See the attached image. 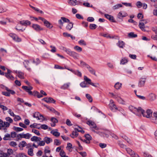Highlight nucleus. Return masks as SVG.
I'll return each mask as SVG.
<instances>
[{"label": "nucleus", "instance_id": "f257e3e1", "mask_svg": "<svg viewBox=\"0 0 157 157\" xmlns=\"http://www.w3.org/2000/svg\"><path fill=\"white\" fill-rule=\"evenodd\" d=\"M129 109L130 111L138 117L141 116V113H143L144 110L140 107L136 108L132 106L129 107Z\"/></svg>", "mask_w": 157, "mask_h": 157}, {"label": "nucleus", "instance_id": "f03ea898", "mask_svg": "<svg viewBox=\"0 0 157 157\" xmlns=\"http://www.w3.org/2000/svg\"><path fill=\"white\" fill-rule=\"evenodd\" d=\"M10 137H37V136H33L29 133H27L24 134L23 133L17 134L15 132H12L11 133Z\"/></svg>", "mask_w": 157, "mask_h": 157}, {"label": "nucleus", "instance_id": "7ed1b4c3", "mask_svg": "<svg viewBox=\"0 0 157 157\" xmlns=\"http://www.w3.org/2000/svg\"><path fill=\"white\" fill-rule=\"evenodd\" d=\"M153 112L152 110L150 109H147L146 113L144 110V112L143 113H141L144 117H145L147 118H150L152 116Z\"/></svg>", "mask_w": 157, "mask_h": 157}, {"label": "nucleus", "instance_id": "20e7f679", "mask_svg": "<svg viewBox=\"0 0 157 157\" xmlns=\"http://www.w3.org/2000/svg\"><path fill=\"white\" fill-rule=\"evenodd\" d=\"M31 140L34 141L38 144V145L44 146L45 145V141H40L41 138H31Z\"/></svg>", "mask_w": 157, "mask_h": 157}, {"label": "nucleus", "instance_id": "39448f33", "mask_svg": "<svg viewBox=\"0 0 157 157\" xmlns=\"http://www.w3.org/2000/svg\"><path fill=\"white\" fill-rule=\"evenodd\" d=\"M22 88L25 91L28 92L29 95H32L33 94V92L31 91L33 89V87L32 86H23Z\"/></svg>", "mask_w": 157, "mask_h": 157}, {"label": "nucleus", "instance_id": "423d86ee", "mask_svg": "<svg viewBox=\"0 0 157 157\" xmlns=\"http://www.w3.org/2000/svg\"><path fill=\"white\" fill-rule=\"evenodd\" d=\"M9 36L12 38L14 41L17 42H20L21 41V39L15 34L11 33L9 34Z\"/></svg>", "mask_w": 157, "mask_h": 157}, {"label": "nucleus", "instance_id": "0eeeda50", "mask_svg": "<svg viewBox=\"0 0 157 157\" xmlns=\"http://www.w3.org/2000/svg\"><path fill=\"white\" fill-rule=\"evenodd\" d=\"M146 80V78H141L139 79L138 86L140 87H141L144 86Z\"/></svg>", "mask_w": 157, "mask_h": 157}, {"label": "nucleus", "instance_id": "6e6552de", "mask_svg": "<svg viewBox=\"0 0 157 157\" xmlns=\"http://www.w3.org/2000/svg\"><path fill=\"white\" fill-rule=\"evenodd\" d=\"M131 155V157H139L138 154H136L130 148H128L126 150Z\"/></svg>", "mask_w": 157, "mask_h": 157}, {"label": "nucleus", "instance_id": "1a4fd4ad", "mask_svg": "<svg viewBox=\"0 0 157 157\" xmlns=\"http://www.w3.org/2000/svg\"><path fill=\"white\" fill-rule=\"evenodd\" d=\"M32 28L36 31L39 32L43 30V29L38 24H33L32 25Z\"/></svg>", "mask_w": 157, "mask_h": 157}, {"label": "nucleus", "instance_id": "9d476101", "mask_svg": "<svg viewBox=\"0 0 157 157\" xmlns=\"http://www.w3.org/2000/svg\"><path fill=\"white\" fill-rule=\"evenodd\" d=\"M44 101L47 103H55L56 101L54 100L51 97L45 98L43 99Z\"/></svg>", "mask_w": 157, "mask_h": 157}, {"label": "nucleus", "instance_id": "9b49d317", "mask_svg": "<svg viewBox=\"0 0 157 157\" xmlns=\"http://www.w3.org/2000/svg\"><path fill=\"white\" fill-rule=\"evenodd\" d=\"M86 124L93 128H95V129H98V128L96 127V124L93 121H88L86 122Z\"/></svg>", "mask_w": 157, "mask_h": 157}, {"label": "nucleus", "instance_id": "f8f14e48", "mask_svg": "<svg viewBox=\"0 0 157 157\" xmlns=\"http://www.w3.org/2000/svg\"><path fill=\"white\" fill-rule=\"evenodd\" d=\"M153 115L154 117H152L151 119V121L152 122L157 124V112H154L153 113Z\"/></svg>", "mask_w": 157, "mask_h": 157}, {"label": "nucleus", "instance_id": "ddd939ff", "mask_svg": "<svg viewBox=\"0 0 157 157\" xmlns=\"http://www.w3.org/2000/svg\"><path fill=\"white\" fill-rule=\"evenodd\" d=\"M143 21L144 22H142L141 21V22H140L139 25V26L140 28L143 31H145V29L144 24H146V22L144 20H143Z\"/></svg>", "mask_w": 157, "mask_h": 157}, {"label": "nucleus", "instance_id": "4468645a", "mask_svg": "<svg viewBox=\"0 0 157 157\" xmlns=\"http://www.w3.org/2000/svg\"><path fill=\"white\" fill-rule=\"evenodd\" d=\"M67 54L73 57L74 58H77L78 57V55L77 53L71 51L70 50L69 52H68Z\"/></svg>", "mask_w": 157, "mask_h": 157}, {"label": "nucleus", "instance_id": "2eb2a0df", "mask_svg": "<svg viewBox=\"0 0 157 157\" xmlns=\"http://www.w3.org/2000/svg\"><path fill=\"white\" fill-rule=\"evenodd\" d=\"M23 64L25 67L29 71L30 70L31 68L29 67H30L31 66L30 65V63L29 61L27 60H25L23 62Z\"/></svg>", "mask_w": 157, "mask_h": 157}, {"label": "nucleus", "instance_id": "dca6fc26", "mask_svg": "<svg viewBox=\"0 0 157 157\" xmlns=\"http://www.w3.org/2000/svg\"><path fill=\"white\" fill-rule=\"evenodd\" d=\"M105 16L106 18L108 19L110 21L113 22H116V21L114 19L113 17L111 15H109L108 14H105Z\"/></svg>", "mask_w": 157, "mask_h": 157}, {"label": "nucleus", "instance_id": "f3484780", "mask_svg": "<svg viewBox=\"0 0 157 157\" xmlns=\"http://www.w3.org/2000/svg\"><path fill=\"white\" fill-rule=\"evenodd\" d=\"M78 129L77 128H75L74 130L72 132L71 134L70 135V136L72 137L73 136L77 137L78 135Z\"/></svg>", "mask_w": 157, "mask_h": 157}, {"label": "nucleus", "instance_id": "a211bd4d", "mask_svg": "<svg viewBox=\"0 0 157 157\" xmlns=\"http://www.w3.org/2000/svg\"><path fill=\"white\" fill-rule=\"evenodd\" d=\"M51 121L52 122L51 123V126L52 127H54L56 125V124L58 122V120L56 118L52 117L51 119Z\"/></svg>", "mask_w": 157, "mask_h": 157}, {"label": "nucleus", "instance_id": "6ab92c4d", "mask_svg": "<svg viewBox=\"0 0 157 157\" xmlns=\"http://www.w3.org/2000/svg\"><path fill=\"white\" fill-rule=\"evenodd\" d=\"M20 22L22 25L24 26L29 25L31 24V22L28 20H22L20 21Z\"/></svg>", "mask_w": 157, "mask_h": 157}, {"label": "nucleus", "instance_id": "aec40b11", "mask_svg": "<svg viewBox=\"0 0 157 157\" xmlns=\"http://www.w3.org/2000/svg\"><path fill=\"white\" fill-rule=\"evenodd\" d=\"M57 131L58 130L57 129L53 130L51 131L50 132L54 136L58 137L60 136V133L59 132H58Z\"/></svg>", "mask_w": 157, "mask_h": 157}, {"label": "nucleus", "instance_id": "412c9836", "mask_svg": "<svg viewBox=\"0 0 157 157\" xmlns=\"http://www.w3.org/2000/svg\"><path fill=\"white\" fill-rule=\"evenodd\" d=\"M86 68L88 69L90 73H91V74L94 75H96L95 70L92 67H90L89 65L88 66H87Z\"/></svg>", "mask_w": 157, "mask_h": 157}, {"label": "nucleus", "instance_id": "4be33fe9", "mask_svg": "<svg viewBox=\"0 0 157 157\" xmlns=\"http://www.w3.org/2000/svg\"><path fill=\"white\" fill-rule=\"evenodd\" d=\"M80 140L86 144H89L92 138H80Z\"/></svg>", "mask_w": 157, "mask_h": 157}, {"label": "nucleus", "instance_id": "5701e85b", "mask_svg": "<svg viewBox=\"0 0 157 157\" xmlns=\"http://www.w3.org/2000/svg\"><path fill=\"white\" fill-rule=\"evenodd\" d=\"M45 25L49 29H51L53 27L52 25L48 21L46 20L44 22Z\"/></svg>", "mask_w": 157, "mask_h": 157}, {"label": "nucleus", "instance_id": "b1692460", "mask_svg": "<svg viewBox=\"0 0 157 157\" xmlns=\"http://www.w3.org/2000/svg\"><path fill=\"white\" fill-rule=\"evenodd\" d=\"M73 24L72 22H70L66 26V29L69 31L71 30L73 27Z\"/></svg>", "mask_w": 157, "mask_h": 157}, {"label": "nucleus", "instance_id": "393cba45", "mask_svg": "<svg viewBox=\"0 0 157 157\" xmlns=\"http://www.w3.org/2000/svg\"><path fill=\"white\" fill-rule=\"evenodd\" d=\"M117 45L120 48H123L124 47V43L123 41L119 40L117 43Z\"/></svg>", "mask_w": 157, "mask_h": 157}, {"label": "nucleus", "instance_id": "a878e982", "mask_svg": "<svg viewBox=\"0 0 157 157\" xmlns=\"http://www.w3.org/2000/svg\"><path fill=\"white\" fill-rule=\"evenodd\" d=\"M70 84V82L64 84L63 85L60 87V88L61 89L63 90H65L67 89L69 86Z\"/></svg>", "mask_w": 157, "mask_h": 157}, {"label": "nucleus", "instance_id": "bb28decb", "mask_svg": "<svg viewBox=\"0 0 157 157\" xmlns=\"http://www.w3.org/2000/svg\"><path fill=\"white\" fill-rule=\"evenodd\" d=\"M39 125H40V124H36V123H34L32 124H31L30 125V127L31 128H36L39 129H40V127H39L38 126Z\"/></svg>", "mask_w": 157, "mask_h": 157}, {"label": "nucleus", "instance_id": "cd10ccee", "mask_svg": "<svg viewBox=\"0 0 157 157\" xmlns=\"http://www.w3.org/2000/svg\"><path fill=\"white\" fill-rule=\"evenodd\" d=\"M137 35L136 34H134V33L132 32L128 34V36L130 38H133L136 37Z\"/></svg>", "mask_w": 157, "mask_h": 157}, {"label": "nucleus", "instance_id": "c85d7f7f", "mask_svg": "<svg viewBox=\"0 0 157 157\" xmlns=\"http://www.w3.org/2000/svg\"><path fill=\"white\" fill-rule=\"evenodd\" d=\"M5 76L7 78L10 80H13L14 79V77L11 74H5Z\"/></svg>", "mask_w": 157, "mask_h": 157}, {"label": "nucleus", "instance_id": "c756f323", "mask_svg": "<svg viewBox=\"0 0 157 157\" xmlns=\"http://www.w3.org/2000/svg\"><path fill=\"white\" fill-rule=\"evenodd\" d=\"M121 83L117 82L115 85L114 87L116 89L118 90L121 87Z\"/></svg>", "mask_w": 157, "mask_h": 157}, {"label": "nucleus", "instance_id": "7c9ffc66", "mask_svg": "<svg viewBox=\"0 0 157 157\" xmlns=\"http://www.w3.org/2000/svg\"><path fill=\"white\" fill-rule=\"evenodd\" d=\"M123 6L122 5L120 4H117L113 6L112 8L113 10H115L119 9V8Z\"/></svg>", "mask_w": 157, "mask_h": 157}, {"label": "nucleus", "instance_id": "2f4dec72", "mask_svg": "<svg viewBox=\"0 0 157 157\" xmlns=\"http://www.w3.org/2000/svg\"><path fill=\"white\" fill-rule=\"evenodd\" d=\"M28 154L30 156H33L34 154L33 153V149L32 148H29L28 149Z\"/></svg>", "mask_w": 157, "mask_h": 157}, {"label": "nucleus", "instance_id": "473e14b6", "mask_svg": "<svg viewBox=\"0 0 157 157\" xmlns=\"http://www.w3.org/2000/svg\"><path fill=\"white\" fill-rule=\"evenodd\" d=\"M69 2L71 5L75 6L77 4V1L76 0H70Z\"/></svg>", "mask_w": 157, "mask_h": 157}, {"label": "nucleus", "instance_id": "72a5a7b5", "mask_svg": "<svg viewBox=\"0 0 157 157\" xmlns=\"http://www.w3.org/2000/svg\"><path fill=\"white\" fill-rule=\"evenodd\" d=\"M86 96L90 102H92L93 99L92 98L90 94H86Z\"/></svg>", "mask_w": 157, "mask_h": 157}, {"label": "nucleus", "instance_id": "f704fd0d", "mask_svg": "<svg viewBox=\"0 0 157 157\" xmlns=\"http://www.w3.org/2000/svg\"><path fill=\"white\" fill-rule=\"evenodd\" d=\"M26 145V143L25 141H22L19 144V147H25Z\"/></svg>", "mask_w": 157, "mask_h": 157}, {"label": "nucleus", "instance_id": "c9c22d12", "mask_svg": "<svg viewBox=\"0 0 157 157\" xmlns=\"http://www.w3.org/2000/svg\"><path fill=\"white\" fill-rule=\"evenodd\" d=\"M13 129L17 132L21 131L23 130V129L22 128L15 126H14L13 127Z\"/></svg>", "mask_w": 157, "mask_h": 157}, {"label": "nucleus", "instance_id": "e433bc0d", "mask_svg": "<svg viewBox=\"0 0 157 157\" xmlns=\"http://www.w3.org/2000/svg\"><path fill=\"white\" fill-rule=\"evenodd\" d=\"M78 43L80 45L85 46L86 45V44L85 41L83 40H80L78 41Z\"/></svg>", "mask_w": 157, "mask_h": 157}, {"label": "nucleus", "instance_id": "4c0bfd02", "mask_svg": "<svg viewBox=\"0 0 157 157\" xmlns=\"http://www.w3.org/2000/svg\"><path fill=\"white\" fill-rule=\"evenodd\" d=\"M17 76L19 78H24V73L21 71H18Z\"/></svg>", "mask_w": 157, "mask_h": 157}, {"label": "nucleus", "instance_id": "58836bf2", "mask_svg": "<svg viewBox=\"0 0 157 157\" xmlns=\"http://www.w3.org/2000/svg\"><path fill=\"white\" fill-rule=\"evenodd\" d=\"M116 99H117V101L118 102L120 103L121 104H125V102L124 101L122 100L121 98H117H117H116Z\"/></svg>", "mask_w": 157, "mask_h": 157}, {"label": "nucleus", "instance_id": "ea45409f", "mask_svg": "<svg viewBox=\"0 0 157 157\" xmlns=\"http://www.w3.org/2000/svg\"><path fill=\"white\" fill-rule=\"evenodd\" d=\"M110 106L111 107L110 109L111 110H113V109H118V108L113 103H111L109 104Z\"/></svg>", "mask_w": 157, "mask_h": 157}, {"label": "nucleus", "instance_id": "a19ab883", "mask_svg": "<svg viewBox=\"0 0 157 157\" xmlns=\"http://www.w3.org/2000/svg\"><path fill=\"white\" fill-rule=\"evenodd\" d=\"M149 97L150 98V100L151 101L154 100L156 98L155 95L154 94L152 93H151L150 94Z\"/></svg>", "mask_w": 157, "mask_h": 157}, {"label": "nucleus", "instance_id": "79ce46f5", "mask_svg": "<svg viewBox=\"0 0 157 157\" xmlns=\"http://www.w3.org/2000/svg\"><path fill=\"white\" fill-rule=\"evenodd\" d=\"M104 136L106 137H115L117 136L114 134L111 133L109 134V135L107 134H105V136Z\"/></svg>", "mask_w": 157, "mask_h": 157}, {"label": "nucleus", "instance_id": "37998d69", "mask_svg": "<svg viewBox=\"0 0 157 157\" xmlns=\"http://www.w3.org/2000/svg\"><path fill=\"white\" fill-rule=\"evenodd\" d=\"M97 27V26L96 25L94 24H90L89 25V28L91 29H94Z\"/></svg>", "mask_w": 157, "mask_h": 157}, {"label": "nucleus", "instance_id": "c03bdc74", "mask_svg": "<svg viewBox=\"0 0 157 157\" xmlns=\"http://www.w3.org/2000/svg\"><path fill=\"white\" fill-rule=\"evenodd\" d=\"M40 115V114L39 113L36 112L33 114V117L34 118H36L38 119Z\"/></svg>", "mask_w": 157, "mask_h": 157}, {"label": "nucleus", "instance_id": "a18cd8bd", "mask_svg": "<svg viewBox=\"0 0 157 157\" xmlns=\"http://www.w3.org/2000/svg\"><path fill=\"white\" fill-rule=\"evenodd\" d=\"M86 84L87 83L85 81H84L81 82L80 85L81 87L82 88H84L88 87L86 86Z\"/></svg>", "mask_w": 157, "mask_h": 157}, {"label": "nucleus", "instance_id": "49530a36", "mask_svg": "<svg viewBox=\"0 0 157 157\" xmlns=\"http://www.w3.org/2000/svg\"><path fill=\"white\" fill-rule=\"evenodd\" d=\"M72 148V144L69 143H67V149L69 151H71V149Z\"/></svg>", "mask_w": 157, "mask_h": 157}, {"label": "nucleus", "instance_id": "de8ad7c7", "mask_svg": "<svg viewBox=\"0 0 157 157\" xmlns=\"http://www.w3.org/2000/svg\"><path fill=\"white\" fill-rule=\"evenodd\" d=\"M84 79L85 80V81L87 82L89 84L91 82V79L88 78L86 76H84Z\"/></svg>", "mask_w": 157, "mask_h": 157}, {"label": "nucleus", "instance_id": "09e8293b", "mask_svg": "<svg viewBox=\"0 0 157 157\" xmlns=\"http://www.w3.org/2000/svg\"><path fill=\"white\" fill-rule=\"evenodd\" d=\"M128 60L125 58H124L121 60V61L120 64H124L127 63Z\"/></svg>", "mask_w": 157, "mask_h": 157}, {"label": "nucleus", "instance_id": "8fccbe9b", "mask_svg": "<svg viewBox=\"0 0 157 157\" xmlns=\"http://www.w3.org/2000/svg\"><path fill=\"white\" fill-rule=\"evenodd\" d=\"M61 19L64 22L69 23L70 22L69 20L64 17H61Z\"/></svg>", "mask_w": 157, "mask_h": 157}, {"label": "nucleus", "instance_id": "3c124183", "mask_svg": "<svg viewBox=\"0 0 157 157\" xmlns=\"http://www.w3.org/2000/svg\"><path fill=\"white\" fill-rule=\"evenodd\" d=\"M41 126H40V129L41 128L44 130L47 129L48 128V126L46 124H40Z\"/></svg>", "mask_w": 157, "mask_h": 157}, {"label": "nucleus", "instance_id": "603ef678", "mask_svg": "<svg viewBox=\"0 0 157 157\" xmlns=\"http://www.w3.org/2000/svg\"><path fill=\"white\" fill-rule=\"evenodd\" d=\"M74 48L76 50L78 51V52H81L82 50V48L81 47H79L78 46H75L74 47Z\"/></svg>", "mask_w": 157, "mask_h": 157}, {"label": "nucleus", "instance_id": "864d4df0", "mask_svg": "<svg viewBox=\"0 0 157 157\" xmlns=\"http://www.w3.org/2000/svg\"><path fill=\"white\" fill-rule=\"evenodd\" d=\"M45 138L46 139V138ZM44 141L47 144H49L52 141L51 138H46V139H45Z\"/></svg>", "mask_w": 157, "mask_h": 157}, {"label": "nucleus", "instance_id": "5fc2aeb1", "mask_svg": "<svg viewBox=\"0 0 157 157\" xmlns=\"http://www.w3.org/2000/svg\"><path fill=\"white\" fill-rule=\"evenodd\" d=\"M78 153L82 157H85L87 155V154L85 151H81L78 152Z\"/></svg>", "mask_w": 157, "mask_h": 157}, {"label": "nucleus", "instance_id": "6e6d98bb", "mask_svg": "<svg viewBox=\"0 0 157 157\" xmlns=\"http://www.w3.org/2000/svg\"><path fill=\"white\" fill-rule=\"evenodd\" d=\"M74 74L79 77H81L82 76V73L78 70L75 71V73Z\"/></svg>", "mask_w": 157, "mask_h": 157}, {"label": "nucleus", "instance_id": "4d7b16f0", "mask_svg": "<svg viewBox=\"0 0 157 157\" xmlns=\"http://www.w3.org/2000/svg\"><path fill=\"white\" fill-rule=\"evenodd\" d=\"M54 144L57 146H59L60 144L61 143L59 140L56 139L54 140Z\"/></svg>", "mask_w": 157, "mask_h": 157}, {"label": "nucleus", "instance_id": "13d9d810", "mask_svg": "<svg viewBox=\"0 0 157 157\" xmlns=\"http://www.w3.org/2000/svg\"><path fill=\"white\" fill-rule=\"evenodd\" d=\"M10 145L13 147H15L17 145V144L16 142L14 141H11L10 143Z\"/></svg>", "mask_w": 157, "mask_h": 157}, {"label": "nucleus", "instance_id": "bf43d9fd", "mask_svg": "<svg viewBox=\"0 0 157 157\" xmlns=\"http://www.w3.org/2000/svg\"><path fill=\"white\" fill-rule=\"evenodd\" d=\"M89 84L91 85L92 86L95 87H98L99 86V84L98 83H94L93 82H90L89 83Z\"/></svg>", "mask_w": 157, "mask_h": 157}, {"label": "nucleus", "instance_id": "052dcab7", "mask_svg": "<svg viewBox=\"0 0 157 157\" xmlns=\"http://www.w3.org/2000/svg\"><path fill=\"white\" fill-rule=\"evenodd\" d=\"M32 131L34 133L38 136H39L40 135L39 131L36 129H33L32 130Z\"/></svg>", "mask_w": 157, "mask_h": 157}, {"label": "nucleus", "instance_id": "680f3d73", "mask_svg": "<svg viewBox=\"0 0 157 157\" xmlns=\"http://www.w3.org/2000/svg\"><path fill=\"white\" fill-rule=\"evenodd\" d=\"M127 14L126 13L124 14V15H123L122 13L121 12H120L118 15V16L119 18H120V17H126L127 16Z\"/></svg>", "mask_w": 157, "mask_h": 157}, {"label": "nucleus", "instance_id": "e2e57ef3", "mask_svg": "<svg viewBox=\"0 0 157 157\" xmlns=\"http://www.w3.org/2000/svg\"><path fill=\"white\" fill-rule=\"evenodd\" d=\"M37 119L38 120H41L42 121H43L45 120L43 115L41 114L40 115L39 117H38Z\"/></svg>", "mask_w": 157, "mask_h": 157}, {"label": "nucleus", "instance_id": "0e129e2a", "mask_svg": "<svg viewBox=\"0 0 157 157\" xmlns=\"http://www.w3.org/2000/svg\"><path fill=\"white\" fill-rule=\"evenodd\" d=\"M59 154L61 157H63L66 155L65 152L63 150H61Z\"/></svg>", "mask_w": 157, "mask_h": 157}, {"label": "nucleus", "instance_id": "69168bd1", "mask_svg": "<svg viewBox=\"0 0 157 157\" xmlns=\"http://www.w3.org/2000/svg\"><path fill=\"white\" fill-rule=\"evenodd\" d=\"M61 49L62 50L65 51L67 54H68V52H69V51L70 50L69 49H67L66 48L63 47H61Z\"/></svg>", "mask_w": 157, "mask_h": 157}, {"label": "nucleus", "instance_id": "338daca9", "mask_svg": "<svg viewBox=\"0 0 157 157\" xmlns=\"http://www.w3.org/2000/svg\"><path fill=\"white\" fill-rule=\"evenodd\" d=\"M94 20V18L92 17H89L87 19V21L89 22H93Z\"/></svg>", "mask_w": 157, "mask_h": 157}, {"label": "nucleus", "instance_id": "774afa93", "mask_svg": "<svg viewBox=\"0 0 157 157\" xmlns=\"http://www.w3.org/2000/svg\"><path fill=\"white\" fill-rule=\"evenodd\" d=\"M151 30L155 33L156 34H157V27H152Z\"/></svg>", "mask_w": 157, "mask_h": 157}]
</instances>
